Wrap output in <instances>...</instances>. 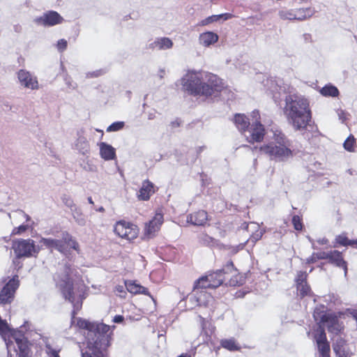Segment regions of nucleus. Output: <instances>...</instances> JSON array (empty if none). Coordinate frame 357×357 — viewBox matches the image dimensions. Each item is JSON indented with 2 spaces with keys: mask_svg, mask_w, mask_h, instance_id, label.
<instances>
[{
  "mask_svg": "<svg viewBox=\"0 0 357 357\" xmlns=\"http://www.w3.org/2000/svg\"><path fill=\"white\" fill-rule=\"evenodd\" d=\"M330 262L335 264L337 266L342 267L344 271V275L347 273V263L344 261L341 252L337 250L330 251L329 255Z\"/></svg>",
  "mask_w": 357,
  "mask_h": 357,
  "instance_id": "23",
  "label": "nucleus"
},
{
  "mask_svg": "<svg viewBox=\"0 0 357 357\" xmlns=\"http://www.w3.org/2000/svg\"><path fill=\"white\" fill-rule=\"evenodd\" d=\"M208 220L207 213L204 211H199L193 214H190L187 218L188 222L194 225H204Z\"/></svg>",
  "mask_w": 357,
  "mask_h": 357,
  "instance_id": "22",
  "label": "nucleus"
},
{
  "mask_svg": "<svg viewBox=\"0 0 357 357\" xmlns=\"http://www.w3.org/2000/svg\"><path fill=\"white\" fill-rule=\"evenodd\" d=\"M234 269V266L232 262H229L225 268L220 269L217 271L216 272L211 273L208 275L204 276V279L206 280H209L208 284H206L208 287H211V288H216L220 286L225 280L224 275L231 272Z\"/></svg>",
  "mask_w": 357,
  "mask_h": 357,
  "instance_id": "11",
  "label": "nucleus"
},
{
  "mask_svg": "<svg viewBox=\"0 0 357 357\" xmlns=\"http://www.w3.org/2000/svg\"><path fill=\"white\" fill-rule=\"evenodd\" d=\"M100 156L105 160H110L115 157V149L105 142L100 144Z\"/></svg>",
  "mask_w": 357,
  "mask_h": 357,
  "instance_id": "25",
  "label": "nucleus"
},
{
  "mask_svg": "<svg viewBox=\"0 0 357 357\" xmlns=\"http://www.w3.org/2000/svg\"><path fill=\"white\" fill-rule=\"evenodd\" d=\"M337 114L338 116L339 120L341 121L342 123H344L346 120L348 119L349 116V114L342 109L337 110Z\"/></svg>",
  "mask_w": 357,
  "mask_h": 357,
  "instance_id": "45",
  "label": "nucleus"
},
{
  "mask_svg": "<svg viewBox=\"0 0 357 357\" xmlns=\"http://www.w3.org/2000/svg\"><path fill=\"white\" fill-rule=\"evenodd\" d=\"M64 271L65 275L63 277H60V275L57 274L55 275L54 280H56V284L62 289L63 294L66 299L73 303L75 301V298L73 292V283L69 278V273L70 271V266H66Z\"/></svg>",
  "mask_w": 357,
  "mask_h": 357,
  "instance_id": "8",
  "label": "nucleus"
},
{
  "mask_svg": "<svg viewBox=\"0 0 357 357\" xmlns=\"http://www.w3.org/2000/svg\"><path fill=\"white\" fill-rule=\"evenodd\" d=\"M6 346H7V349H8V352L9 353V351H10V342H6Z\"/></svg>",
  "mask_w": 357,
  "mask_h": 357,
  "instance_id": "63",
  "label": "nucleus"
},
{
  "mask_svg": "<svg viewBox=\"0 0 357 357\" xmlns=\"http://www.w3.org/2000/svg\"><path fill=\"white\" fill-rule=\"evenodd\" d=\"M46 351L49 357H59V351L52 349L49 344L46 345Z\"/></svg>",
  "mask_w": 357,
  "mask_h": 357,
  "instance_id": "46",
  "label": "nucleus"
},
{
  "mask_svg": "<svg viewBox=\"0 0 357 357\" xmlns=\"http://www.w3.org/2000/svg\"><path fill=\"white\" fill-rule=\"evenodd\" d=\"M164 75H165V70H161L160 71V74H159L160 77L162 78Z\"/></svg>",
  "mask_w": 357,
  "mask_h": 357,
  "instance_id": "59",
  "label": "nucleus"
},
{
  "mask_svg": "<svg viewBox=\"0 0 357 357\" xmlns=\"http://www.w3.org/2000/svg\"><path fill=\"white\" fill-rule=\"evenodd\" d=\"M351 314L352 315V317L354 318V319L357 322V309L352 310V311L351 312Z\"/></svg>",
  "mask_w": 357,
  "mask_h": 357,
  "instance_id": "56",
  "label": "nucleus"
},
{
  "mask_svg": "<svg viewBox=\"0 0 357 357\" xmlns=\"http://www.w3.org/2000/svg\"><path fill=\"white\" fill-rule=\"evenodd\" d=\"M320 357H330V355H329V353L321 354H320Z\"/></svg>",
  "mask_w": 357,
  "mask_h": 357,
  "instance_id": "60",
  "label": "nucleus"
},
{
  "mask_svg": "<svg viewBox=\"0 0 357 357\" xmlns=\"http://www.w3.org/2000/svg\"><path fill=\"white\" fill-rule=\"evenodd\" d=\"M172 40L167 37H161L156 38L153 42L149 44L151 49L157 48L159 50H169L173 47Z\"/></svg>",
  "mask_w": 357,
  "mask_h": 357,
  "instance_id": "21",
  "label": "nucleus"
},
{
  "mask_svg": "<svg viewBox=\"0 0 357 357\" xmlns=\"http://www.w3.org/2000/svg\"><path fill=\"white\" fill-rule=\"evenodd\" d=\"M337 243L342 245H356L357 248V240L356 241H349L347 237L343 236H338L336 238Z\"/></svg>",
  "mask_w": 357,
  "mask_h": 357,
  "instance_id": "40",
  "label": "nucleus"
},
{
  "mask_svg": "<svg viewBox=\"0 0 357 357\" xmlns=\"http://www.w3.org/2000/svg\"><path fill=\"white\" fill-rule=\"evenodd\" d=\"M355 143L354 137L351 135L344 142V148L348 151H353Z\"/></svg>",
  "mask_w": 357,
  "mask_h": 357,
  "instance_id": "38",
  "label": "nucleus"
},
{
  "mask_svg": "<svg viewBox=\"0 0 357 357\" xmlns=\"http://www.w3.org/2000/svg\"><path fill=\"white\" fill-rule=\"evenodd\" d=\"M320 93L324 96L337 97L339 95L338 89L333 85H326L320 89Z\"/></svg>",
  "mask_w": 357,
  "mask_h": 357,
  "instance_id": "32",
  "label": "nucleus"
},
{
  "mask_svg": "<svg viewBox=\"0 0 357 357\" xmlns=\"http://www.w3.org/2000/svg\"><path fill=\"white\" fill-rule=\"evenodd\" d=\"M17 79L21 84L26 89L36 90L38 89L37 77L26 70H20L17 72Z\"/></svg>",
  "mask_w": 357,
  "mask_h": 357,
  "instance_id": "12",
  "label": "nucleus"
},
{
  "mask_svg": "<svg viewBox=\"0 0 357 357\" xmlns=\"http://www.w3.org/2000/svg\"><path fill=\"white\" fill-rule=\"evenodd\" d=\"M115 291L116 292V295L120 296L121 298H126V291L125 290V287L123 285H117L115 287Z\"/></svg>",
  "mask_w": 357,
  "mask_h": 357,
  "instance_id": "44",
  "label": "nucleus"
},
{
  "mask_svg": "<svg viewBox=\"0 0 357 357\" xmlns=\"http://www.w3.org/2000/svg\"><path fill=\"white\" fill-rule=\"evenodd\" d=\"M63 243L66 246V249L68 248H73L75 250H78L79 244L73 238L71 235H70L67 232L63 233Z\"/></svg>",
  "mask_w": 357,
  "mask_h": 357,
  "instance_id": "30",
  "label": "nucleus"
},
{
  "mask_svg": "<svg viewBox=\"0 0 357 357\" xmlns=\"http://www.w3.org/2000/svg\"><path fill=\"white\" fill-rule=\"evenodd\" d=\"M163 222V215L161 213H156L153 218L145 225L144 235L150 238L160 229Z\"/></svg>",
  "mask_w": 357,
  "mask_h": 357,
  "instance_id": "13",
  "label": "nucleus"
},
{
  "mask_svg": "<svg viewBox=\"0 0 357 357\" xmlns=\"http://www.w3.org/2000/svg\"><path fill=\"white\" fill-rule=\"evenodd\" d=\"M8 329V326L6 321L0 319V333L4 334Z\"/></svg>",
  "mask_w": 357,
  "mask_h": 357,
  "instance_id": "49",
  "label": "nucleus"
},
{
  "mask_svg": "<svg viewBox=\"0 0 357 357\" xmlns=\"http://www.w3.org/2000/svg\"><path fill=\"white\" fill-rule=\"evenodd\" d=\"M123 321V317L121 315H116L113 319V321L117 324L121 323Z\"/></svg>",
  "mask_w": 357,
  "mask_h": 357,
  "instance_id": "53",
  "label": "nucleus"
},
{
  "mask_svg": "<svg viewBox=\"0 0 357 357\" xmlns=\"http://www.w3.org/2000/svg\"><path fill=\"white\" fill-rule=\"evenodd\" d=\"M233 17V15L231 13H223L220 15H213L205 19L201 20L198 23V26H208L215 22H222L226 20H230Z\"/></svg>",
  "mask_w": 357,
  "mask_h": 357,
  "instance_id": "19",
  "label": "nucleus"
},
{
  "mask_svg": "<svg viewBox=\"0 0 357 357\" xmlns=\"http://www.w3.org/2000/svg\"><path fill=\"white\" fill-rule=\"evenodd\" d=\"M124 126V122L123 121H116L113 123H112L107 128V132H116L121 130Z\"/></svg>",
  "mask_w": 357,
  "mask_h": 357,
  "instance_id": "37",
  "label": "nucleus"
},
{
  "mask_svg": "<svg viewBox=\"0 0 357 357\" xmlns=\"http://www.w3.org/2000/svg\"><path fill=\"white\" fill-rule=\"evenodd\" d=\"M26 229H27L26 225H20V227L14 229L13 234H20L21 233L25 231Z\"/></svg>",
  "mask_w": 357,
  "mask_h": 357,
  "instance_id": "50",
  "label": "nucleus"
},
{
  "mask_svg": "<svg viewBox=\"0 0 357 357\" xmlns=\"http://www.w3.org/2000/svg\"><path fill=\"white\" fill-rule=\"evenodd\" d=\"M330 252H320L316 253V257L318 259H328Z\"/></svg>",
  "mask_w": 357,
  "mask_h": 357,
  "instance_id": "48",
  "label": "nucleus"
},
{
  "mask_svg": "<svg viewBox=\"0 0 357 357\" xmlns=\"http://www.w3.org/2000/svg\"><path fill=\"white\" fill-rule=\"evenodd\" d=\"M125 286L128 291L132 294H144L153 297L150 295L148 289L137 283L134 280H128L125 282Z\"/></svg>",
  "mask_w": 357,
  "mask_h": 357,
  "instance_id": "20",
  "label": "nucleus"
},
{
  "mask_svg": "<svg viewBox=\"0 0 357 357\" xmlns=\"http://www.w3.org/2000/svg\"><path fill=\"white\" fill-rule=\"evenodd\" d=\"M19 284L17 275H15L5 284L0 291V304H10L13 301Z\"/></svg>",
  "mask_w": 357,
  "mask_h": 357,
  "instance_id": "10",
  "label": "nucleus"
},
{
  "mask_svg": "<svg viewBox=\"0 0 357 357\" xmlns=\"http://www.w3.org/2000/svg\"><path fill=\"white\" fill-rule=\"evenodd\" d=\"M62 202L63 203L67 206L68 207L71 211L72 212L73 211H75L76 213H78L79 212V208H78L76 205L75 204L73 200L72 199V198L70 197V196H68V195H64L63 197H62Z\"/></svg>",
  "mask_w": 357,
  "mask_h": 357,
  "instance_id": "34",
  "label": "nucleus"
},
{
  "mask_svg": "<svg viewBox=\"0 0 357 357\" xmlns=\"http://www.w3.org/2000/svg\"><path fill=\"white\" fill-rule=\"evenodd\" d=\"M318 259L316 257V253H313L312 255L306 259L307 264H312L317 261Z\"/></svg>",
  "mask_w": 357,
  "mask_h": 357,
  "instance_id": "52",
  "label": "nucleus"
},
{
  "mask_svg": "<svg viewBox=\"0 0 357 357\" xmlns=\"http://www.w3.org/2000/svg\"><path fill=\"white\" fill-rule=\"evenodd\" d=\"M205 77L201 70H188L180 79L182 90L194 96H216L222 87L221 80L213 74H206Z\"/></svg>",
  "mask_w": 357,
  "mask_h": 357,
  "instance_id": "2",
  "label": "nucleus"
},
{
  "mask_svg": "<svg viewBox=\"0 0 357 357\" xmlns=\"http://www.w3.org/2000/svg\"><path fill=\"white\" fill-rule=\"evenodd\" d=\"M221 346L229 351H236L239 349V347L236 344L234 339H225L221 340Z\"/></svg>",
  "mask_w": 357,
  "mask_h": 357,
  "instance_id": "33",
  "label": "nucleus"
},
{
  "mask_svg": "<svg viewBox=\"0 0 357 357\" xmlns=\"http://www.w3.org/2000/svg\"><path fill=\"white\" fill-rule=\"evenodd\" d=\"M317 241H318L319 243H320L321 245H324V244H326L328 243V240L326 238H325L319 239Z\"/></svg>",
  "mask_w": 357,
  "mask_h": 357,
  "instance_id": "57",
  "label": "nucleus"
},
{
  "mask_svg": "<svg viewBox=\"0 0 357 357\" xmlns=\"http://www.w3.org/2000/svg\"><path fill=\"white\" fill-rule=\"evenodd\" d=\"M154 192L153 183L149 180H145L142 182V187L137 193V198L139 200L147 201Z\"/></svg>",
  "mask_w": 357,
  "mask_h": 357,
  "instance_id": "18",
  "label": "nucleus"
},
{
  "mask_svg": "<svg viewBox=\"0 0 357 357\" xmlns=\"http://www.w3.org/2000/svg\"><path fill=\"white\" fill-rule=\"evenodd\" d=\"M209 280H206L204 279V276L200 278L195 282L194 291L198 289H206L211 288V287H208L206 284H208Z\"/></svg>",
  "mask_w": 357,
  "mask_h": 357,
  "instance_id": "36",
  "label": "nucleus"
},
{
  "mask_svg": "<svg viewBox=\"0 0 357 357\" xmlns=\"http://www.w3.org/2000/svg\"><path fill=\"white\" fill-rule=\"evenodd\" d=\"M278 15L280 18L282 20H296L295 9H281L278 12Z\"/></svg>",
  "mask_w": 357,
  "mask_h": 357,
  "instance_id": "31",
  "label": "nucleus"
},
{
  "mask_svg": "<svg viewBox=\"0 0 357 357\" xmlns=\"http://www.w3.org/2000/svg\"><path fill=\"white\" fill-rule=\"evenodd\" d=\"M88 202L89 203L93 204V202L92 200V198L91 197H88Z\"/></svg>",
  "mask_w": 357,
  "mask_h": 357,
  "instance_id": "62",
  "label": "nucleus"
},
{
  "mask_svg": "<svg viewBox=\"0 0 357 357\" xmlns=\"http://www.w3.org/2000/svg\"><path fill=\"white\" fill-rule=\"evenodd\" d=\"M190 300H195L198 305L209 306L213 301V298L206 291H201L197 295L192 296Z\"/></svg>",
  "mask_w": 357,
  "mask_h": 357,
  "instance_id": "24",
  "label": "nucleus"
},
{
  "mask_svg": "<svg viewBox=\"0 0 357 357\" xmlns=\"http://www.w3.org/2000/svg\"><path fill=\"white\" fill-rule=\"evenodd\" d=\"M317 344L327 341L324 329L319 326L314 335Z\"/></svg>",
  "mask_w": 357,
  "mask_h": 357,
  "instance_id": "35",
  "label": "nucleus"
},
{
  "mask_svg": "<svg viewBox=\"0 0 357 357\" xmlns=\"http://www.w3.org/2000/svg\"><path fill=\"white\" fill-rule=\"evenodd\" d=\"M319 354H327L330 351L329 344L327 341L317 344Z\"/></svg>",
  "mask_w": 357,
  "mask_h": 357,
  "instance_id": "41",
  "label": "nucleus"
},
{
  "mask_svg": "<svg viewBox=\"0 0 357 357\" xmlns=\"http://www.w3.org/2000/svg\"><path fill=\"white\" fill-rule=\"evenodd\" d=\"M178 357H191V356L190 355H188V354H183L181 356H179Z\"/></svg>",
  "mask_w": 357,
  "mask_h": 357,
  "instance_id": "61",
  "label": "nucleus"
},
{
  "mask_svg": "<svg viewBox=\"0 0 357 357\" xmlns=\"http://www.w3.org/2000/svg\"><path fill=\"white\" fill-rule=\"evenodd\" d=\"M77 326L88 331L87 347L82 352V357H107L104 351L109 346L112 331L103 323H91L83 319H77Z\"/></svg>",
  "mask_w": 357,
  "mask_h": 357,
  "instance_id": "1",
  "label": "nucleus"
},
{
  "mask_svg": "<svg viewBox=\"0 0 357 357\" xmlns=\"http://www.w3.org/2000/svg\"><path fill=\"white\" fill-rule=\"evenodd\" d=\"M292 223L294 225V227L295 229L296 230H301L303 225L301 223V218L298 215H294L292 218Z\"/></svg>",
  "mask_w": 357,
  "mask_h": 357,
  "instance_id": "43",
  "label": "nucleus"
},
{
  "mask_svg": "<svg viewBox=\"0 0 357 357\" xmlns=\"http://www.w3.org/2000/svg\"><path fill=\"white\" fill-rule=\"evenodd\" d=\"M88 171H93V168L91 166H89V169H87Z\"/></svg>",
  "mask_w": 357,
  "mask_h": 357,
  "instance_id": "64",
  "label": "nucleus"
},
{
  "mask_svg": "<svg viewBox=\"0 0 357 357\" xmlns=\"http://www.w3.org/2000/svg\"><path fill=\"white\" fill-rule=\"evenodd\" d=\"M314 13V10L311 8L295 9L296 20L303 21L311 17Z\"/></svg>",
  "mask_w": 357,
  "mask_h": 357,
  "instance_id": "28",
  "label": "nucleus"
},
{
  "mask_svg": "<svg viewBox=\"0 0 357 357\" xmlns=\"http://www.w3.org/2000/svg\"><path fill=\"white\" fill-rule=\"evenodd\" d=\"M234 123L248 142H258L264 139L265 130L261 123L250 125L248 119L244 114H236L234 116Z\"/></svg>",
  "mask_w": 357,
  "mask_h": 357,
  "instance_id": "5",
  "label": "nucleus"
},
{
  "mask_svg": "<svg viewBox=\"0 0 357 357\" xmlns=\"http://www.w3.org/2000/svg\"><path fill=\"white\" fill-rule=\"evenodd\" d=\"M252 116L253 120L255 121L252 122V123H260L259 121V114L258 111H256V110L253 111L252 113Z\"/></svg>",
  "mask_w": 357,
  "mask_h": 357,
  "instance_id": "51",
  "label": "nucleus"
},
{
  "mask_svg": "<svg viewBox=\"0 0 357 357\" xmlns=\"http://www.w3.org/2000/svg\"><path fill=\"white\" fill-rule=\"evenodd\" d=\"M40 242L47 248L50 250L55 249L65 255H67L69 252V250L66 249V246L63 243V236L61 239L42 238Z\"/></svg>",
  "mask_w": 357,
  "mask_h": 357,
  "instance_id": "15",
  "label": "nucleus"
},
{
  "mask_svg": "<svg viewBox=\"0 0 357 357\" xmlns=\"http://www.w3.org/2000/svg\"><path fill=\"white\" fill-rule=\"evenodd\" d=\"M13 249L17 258L36 256L40 251L31 239H20L13 242Z\"/></svg>",
  "mask_w": 357,
  "mask_h": 357,
  "instance_id": "6",
  "label": "nucleus"
},
{
  "mask_svg": "<svg viewBox=\"0 0 357 357\" xmlns=\"http://www.w3.org/2000/svg\"><path fill=\"white\" fill-rule=\"evenodd\" d=\"M75 149L82 155H86L89 153V144L86 137L80 136L77 138L75 144Z\"/></svg>",
  "mask_w": 357,
  "mask_h": 357,
  "instance_id": "27",
  "label": "nucleus"
},
{
  "mask_svg": "<svg viewBox=\"0 0 357 357\" xmlns=\"http://www.w3.org/2000/svg\"><path fill=\"white\" fill-rule=\"evenodd\" d=\"M242 283H243L242 281L238 282V281H237V280H236L234 279H231L230 281H229V284L231 286L240 285Z\"/></svg>",
  "mask_w": 357,
  "mask_h": 357,
  "instance_id": "55",
  "label": "nucleus"
},
{
  "mask_svg": "<svg viewBox=\"0 0 357 357\" xmlns=\"http://www.w3.org/2000/svg\"><path fill=\"white\" fill-rule=\"evenodd\" d=\"M73 215L75 220L79 225H80V226L85 225L86 220L84 218V216L82 215V213H81L80 209H79V212L78 213H76L75 211H73Z\"/></svg>",
  "mask_w": 357,
  "mask_h": 357,
  "instance_id": "39",
  "label": "nucleus"
},
{
  "mask_svg": "<svg viewBox=\"0 0 357 357\" xmlns=\"http://www.w3.org/2000/svg\"><path fill=\"white\" fill-rule=\"evenodd\" d=\"M314 317L316 321H318L319 319L320 324H325L328 322V315L326 314H319L316 310L314 312Z\"/></svg>",
  "mask_w": 357,
  "mask_h": 357,
  "instance_id": "42",
  "label": "nucleus"
},
{
  "mask_svg": "<svg viewBox=\"0 0 357 357\" xmlns=\"http://www.w3.org/2000/svg\"><path fill=\"white\" fill-rule=\"evenodd\" d=\"M31 324L29 321H25L24 324L20 326L19 333L13 334V338L15 340L17 348L19 349V357H27L29 354V347L27 338L21 335L31 329Z\"/></svg>",
  "mask_w": 357,
  "mask_h": 357,
  "instance_id": "9",
  "label": "nucleus"
},
{
  "mask_svg": "<svg viewBox=\"0 0 357 357\" xmlns=\"http://www.w3.org/2000/svg\"><path fill=\"white\" fill-rule=\"evenodd\" d=\"M56 47L59 52H63L67 47V41L65 39L59 40L57 43Z\"/></svg>",
  "mask_w": 357,
  "mask_h": 357,
  "instance_id": "47",
  "label": "nucleus"
},
{
  "mask_svg": "<svg viewBox=\"0 0 357 357\" xmlns=\"http://www.w3.org/2000/svg\"><path fill=\"white\" fill-rule=\"evenodd\" d=\"M114 231L121 238L131 241L137 238L139 229L134 224L121 220L115 224Z\"/></svg>",
  "mask_w": 357,
  "mask_h": 357,
  "instance_id": "7",
  "label": "nucleus"
},
{
  "mask_svg": "<svg viewBox=\"0 0 357 357\" xmlns=\"http://www.w3.org/2000/svg\"><path fill=\"white\" fill-rule=\"evenodd\" d=\"M156 112L155 110H151L148 113V119L149 120H153L155 118Z\"/></svg>",
  "mask_w": 357,
  "mask_h": 357,
  "instance_id": "54",
  "label": "nucleus"
},
{
  "mask_svg": "<svg viewBox=\"0 0 357 357\" xmlns=\"http://www.w3.org/2000/svg\"><path fill=\"white\" fill-rule=\"evenodd\" d=\"M333 350L338 357H347L345 342L341 338H337L333 344Z\"/></svg>",
  "mask_w": 357,
  "mask_h": 357,
  "instance_id": "29",
  "label": "nucleus"
},
{
  "mask_svg": "<svg viewBox=\"0 0 357 357\" xmlns=\"http://www.w3.org/2000/svg\"><path fill=\"white\" fill-rule=\"evenodd\" d=\"M97 211L98 212H104L105 211V208L103 206H100L98 208L96 209Z\"/></svg>",
  "mask_w": 357,
  "mask_h": 357,
  "instance_id": "58",
  "label": "nucleus"
},
{
  "mask_svg": "<svg viewBox=\"0 0 357 357\" xmlns=\"http://www.w3.org/2000/svg\"><path fill=\"white\" fill-rule=\"evenodd\" d=\"M219 36L213 31H205L199 35L198 43L204 47H209L218 41Z\"/></svg>",
  "mask_w": 357,
  "mask_h": 357,
  "instance_id": "17",
  "label": "nucleus"
},
{
  "mask_svg": "<svg viewBox=\"0 0 357 357\" xmlns=\"http://www.w3.org/2000/svg\"><path fill=\"white\" fill-rule=\"evenodd\" d=\"M284 113L289 123L296 131L305 130L312 120L310 102L302 96H286Z\"/></svg>",
  "mask_w": 357,
  "mask_h": 357,
  "instance_id": "3",
  "label": "nucleus"
},
{
  "mask_svg": "<svg viewBox=\"0 0 357 357\" xmlns=\"http://www.w3.org/2000/svg\"><path fill=\"white\" fill-rule=\"evenodd\" d=\"M260 151L276 162H284L293 157V151L289 148V140L280 131L274 132L273 140L261 146Z\"/></svg>",
  "mask_w": 357,
  "mask_h": 357,
  "instance_id": "4",
  "label": "nucleus"
},
{
  "mask_svg": "<svg viewBox=\"0 0 357 357\" xmlns=\"http://www.w3.org/2000/svg\"><path fill=\"white\" fill-rule=\"evenodd\" d=\"M307 274L305 272L300 271L296 278L297 291L299 296L303 297L310 293V288L306 282Z\"/></svg>",
  "mask_w": 357,
  "mask_h": 357,
  "instance_id": "16",
  "label": "nucleus"
},
{
  "mask_svg": "<svg viewBox=\"0 0 357 357\" xmlns=\"http://www.w3.org/2000/svg\"><path fill=\"white\" fill-rule=\"evenodd\" d=\"M247 229L249 231L252 232L249 240L252 243L259 241L264 234V231L259 229V225L257 223L250 222L248 225Z\"/></svg>",
  "mask_w": 357,
  "mask_h": 357,
  "instance_id": "26",
  "label": "nucleus"
},
{
  "mask_svg": "<svg viewBox=\"0 0 357 357\" xmlns=\"http://www.w3.org/2000/svg\"><path fill=\"white\" fill-rule=\"evenodd\" d=\"M63 17L56 11H49L36 18V22L44 26H54L63 22Z\"/></svg>",
  "mask_w": 357,
  "mask_h": 357,
  "instance_id": "14",
  "label": "nucleus"
}]
</instances>
